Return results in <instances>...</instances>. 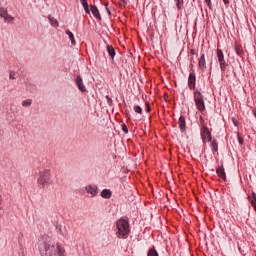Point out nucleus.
I'll list each match as a JSON object with an SVG mask.
<instances>
[{
    "mask_svg": "<svg viewBox=\"0 0 256 256\" xmlns=\"http://www.w3.org/2000/svg\"><path fill=\"white\" fill-rule=\"evenodd\" d=\"M196 83H197V76L195 75V72H190L188 77L189 89H195Z\"/></svg>",
    "mask_w": 256,
    "mask_h": 256,
    "instance_id": "obj_7",
    "label": "nucleus"
},
{
    "mask_svg": "<svg viewBox=\"0 0 256 256\" xmlns=\"http://www.w3.org/2000/svg\"><path fill=\"white\" fill-rule=\"evenodd\" d=\"M248 199H249L251 205H253V203H256V193L253 192L252 196H248Z\"/></svg>",
    "mask_w": 256,
    "mask_h": 256,
    "instance_id": "obj_27",
    "label": "nucleus"
},
{
    "mask_svg": "<svg viewBox=\"0 0 256 256\" xmlns=\"http://www.w3.org/2000/svg\"><path fill=\"white\" fill-rule=\"evenodd\" d=\"M147 256H159V253L157 252L155 247H153L148 250Z\"/></svg>",
    "mask_w": 256,
    "mask_h": 256,
    "instance_id": "obj_24",
    "label": "nucleus"
},
{
    "mask_svg": "<svg viewBox=\"0 0 256 256\" xmlns=\"http://www.w3.org/2000/svg\"><path fill=\"white\" fill-rule=\"evenodd\" d=\"M198 65H199L201 71H205L207 69V62L205 61V54L201 55Z\"/></svg>",
    "mask_w": 256,
    "mask_h": 256,
    "instance_id": "obj_14",
    "label": "nucleus"
},
{
    "mask_svg": "<svg viewBox=\"0 0 256 256\" xmlns=\"http://www.w3.org/2000/svg\"><path fill=\"white\" fill-rule=\"evenodd\" d=\"M145 105H146V113H151V105H149V102H146Z\"/></svg>",
    "mask_w": 256,
    "mask_h": 256,
    "instance_id": "obj_33",
    "label": "nucleus"
},
{
    "mask_svg": "<svg viewBox=\"0 0 256 256\" xmlns=\"http://www.w3.org/2000/svg\"><path fill=\"white\" fill-rule=\"evenodd\" d=\"M199 123H200L201 127L206 126L205 125V119H203V116H200Z\"/></svg>",
    "mask_w": 256,
    "mask_h": 256,
    "instance_id": "obj_34",
    "label": "nucleus"
},
{
    "mask_svg": "<svg viewBox=\"0 0 256 256\" xmlns=\"http://www.w3.org/2000/svg\"><path fill=\"white\" fill-rule=\"evenodd\" d=\"M191 55H197V51L195 49L190 50Z\"/></svg>",
    "mask_w": 256,
    "mask_h": 256,
    "instance_id": "obj_37",
    "label": "nucleus"
},
{
    "mask_svg": "<svg viewBox=\"0 0 256 256\" xmlns=\"http://www.w3.org/2000/svg\"><path fill=\"white\" fill-rule=\"evenodd\" d=\"M105 9H106L108 15L111 16V10L109 9V4H107V3L105 4Z\"/></svg>",
    "mask_w": 256,
    "mask_h": 256,
    "instance_id": "obj_35",
    "label": "nucleus"
},
{
    "mask_svg": "<svg viewBox=\"0 0 256 256\" xmlns=\"http://www.w3.org/2000/svg\"><path fill=\"white\" fill-rule=\"evenodd\" d=\"M106 49L111 59H115V55H117V53L115 52V48H113V46L111 45H107Z\"/></svg>",
    "mask_w": 256,
    "mask_h": 256,
    "instance_id": "obj_19",
    "label": "nucleus"
},
{
    "mask_svg": "<svg viewBox=\"0 0 256 256\" xmlns=\"http://www.w3.org/2000/svg\"><path fill=\"white\" fill-rule=\"evenodd\" d=\"M235 53L238 55V57H243V55L245 54L243 52V46L235 44Z\"/></svg>",
    "mask_w": 256,
    "mask_h": 256,
    "instance_id": "obj_18",
    "label": "nucleus"
},
{
    "mask_svg": "<svg viewBox=\"0 0 256 256\" xmlns=\"http://www.w3.org/2000/svg\"><path fill=\"white\" fill-rule=\"evenodd\" d=\"M208 142L210 143L213 153H217V151H219V144L217 143V140L211 139V141Z\"/></svg>",
    "mask_w": 256,
    "mask_h": 256,
    "instance_id": "obj_16",
    "label": "nucleus"
},
{
    "mask_svg": "<svg viewBox=\"0 0 256 256\" xmlns=\"http://www.w3.org/2000/svg\"><path fill=\"white\" fill-rule=\"evenodd\" d=\"M224 5H229V0H223Z\"/></svg>",
    "mask_w": 256,
    "mask_h": 256,
    "instance_id": "obj_39",
    "label": "nucleus"
},
{
    "mask_svg": "<svg viewBox=\"0 0 256 256\" xmlns=\"http://www.w3.org/2000/svg\"><path fill=\"white\" fill-rule=\"evenodd\" d=\"M176 1V7L178 11H181V7H183V0H175Z\"/></svg>",
    "mask_w": 256,
    "mask_h": 256,
    "instance_id": "obj_29",
    "label": "nucleus"
},
{
    "mask_svg": "<svg viewBox=\"0 0 256 256\" xmlns=\"http://www.w3.org/2000/svg\"><path fill=\"white\" fill-rule=\"evenodd\" d=\"M193 95L196 108L200 113H203L205 111V96H203L199 89H195Z\"/></svg>",
    "mask_w": 256,
    "mask_h": 256,
    "instance_id": "obj_3",
    "label": "nucleus"
},
{
    "mask_svg": "<svg viewBox=\"0 0 256 256\" xmlns=\"http://www.w3.org/2000/svg\"><path fill=\"white\" fill-rule=\"evenodd\" d=\"M178 125L181 133H185V131L187 130V122L185 121V116L179 117Z\"/></svg>",
    "mask_w": 256,
    "mask_h": 256,
    "instance_id": "obj_10",
    "label": "nucleus"
},
{
    "mask_svg": "<svg viewBox=\"0 0 256 256\" xmlns=\"http://www.w3.org/2000/svg\"><path fill=\"white\" fill-rule=\"evenodd\" d=\"M90 11L92 13V15H94L95 19H97L98 21H101V13L99 12V8H97V6L95 5H90Z\"/></svg>",
    "mask_w": 256,
    "mask_h": 256,
    "instance_id": "obj_11",
    "label": "nucleus"
},
{
    "mask_svg": "<svg viewBox=\"0 0 256 256\" xmlns=\"http://www.w3.org/2000/svg\"><path fill=\"white\" fill-rule=\"evenodd\" d=\"M1 203H3V198H2V196L0 195V205H1Z\"/></svg>",
    "mask_w": 256,
    "mask_h": 256,
    "instance_id": "obj_41",
    "label": "nucleus"
},
{
    "mask_svg": "<svg viewBox=\"0 0 256 256\" xmlns=\"http://www.w3.org/2000/svg\"><path fill=\"white\" fill-rule=\"evenodd\" d=\"M75 83H76L79 91H81V93L87 92V88L85 87V84H83V78L81 77V75L76 76Z\"/></svg>",
    "mask_w": 256,
    "mask_h": 256,
    "instance_id": "obj_6",
    "label": "nucleus"
},
{
    "mask_svg": "<svg viewBox=\"0 0 256 256\" xmlns=\"http://www.w3.org/2000/svg\"><path fill=\"white\" fill-rule=\"evenodd\" d=\"M232 121H233V123H234L235 127H237V126H238V124H237V120H235V118H232Z\"/></svg>",
    "mask_w": 256,
    "mask_h": 256,
    "instance_id": "obj_38",
    "label": "nucleus"
},
{
    "mask_svg": "<svg viewBox=\"0 0 256 256\" xmlns=\"http://www.w3.org/2000/svg\"><path fill=\"white\" fill-rule=\"evenodd\" d=\"M200 135H201V139L205 145V143H207V141H211V139H213V137L211 136V131L209 130V127L207 126H202L200 129Z\"/></svg>",
    "mask_w": 256,
    "mask_h": 256,
    "instance_id": "obj_5",
    "label": "nucleus"
},
{
    "mask_svg": "<svg viewBox=\"0 0 256 256\" xmlns=\"http://www.w3.org/2000/svg\"><path fill=\"white\" fill-rule=\"evenodd\" d=\"M66 35H68L72 45H77V42H75V35H73V32L66 30Z\"/></svg>",
    "mask_w": 256,
    "mask_h": 256,
    "instance_id": "obj_21",
    "label": "nucleus"
},
{
    "mask_svg": "<svg viewBox=\"0 0 256 256\" xmlns=\"http://www.w3.org/2000/svg\"><path fill=\"white\" fill-rule=\"evenodd\" d=\"M0 17H2L4 19V23H7L8 19H11V21H13V17H11L8 13L7 10H5L4 8L0 7Z\"/></svg>",
    "mask_w": 256,
    "mask_h": 256,
    "instance_id": "obj_12",
    "label": "nucleus"
},
{
    "mask_svg": "<svg viewBox=\"0 0 256 256\" xmlns=\"http://www.w3.org/2000/svg\"><path fill=\"white\" fill-rule=\"evenodd\" d=\"M106 99L108 100V103H111V98L109 96H106Z\"/></svg>",
    "mask_w": 256,
    "mask_h": 256,
    "instance_id": "obj_40",
    "label": "nucleus"
},
{
    "mask_svg": "<svg viewBox=\"0 0 256 256\" xmlns=\"http://www.w3.org/2000/svg\"><path fill=\"white\" fill-rule=\"evenodd\" d=\"M56 229L58 231V233H60V235H62V237H67V235H69V233L67 232V227H63L61 225H59V223H56Z\"/></svg>",
    "mask_w": 256,
    "mask_h": 256,
    "instance_id": "obj_13",
    "label": "nucleus"
},
{
    "mask_svg": "<svg viewBox=\"0 0 256 256\" xmlns=\"http://www.w3.org/2000/svg\"><path fill=\"white\" fill-rule=\"evenodd\" d=\"M134 111H135V113H138V115L143 114V108H141V106H139V105L134 106Z\"/></svg>",
    "mask_w": 256,
    "mask_h": 256,
    "instance_id": "obj_26",
    "label": "nucleus"
},
{
    "mask_svg": "<svg viewBox=\"0 0 256 256\" xmlns=\"http://www.w3.org/2000/svg\"><path fill=\"white\" fill-rule=\"evenodd\" d=\"M9 79H15V72L14 71L10 72Z\"/></svg>",
    "mask_w": 256,
    "mask_h": 256,
    "instance_id": "obj_36",
    "label": "nucleus"
},
{
    "mask_svg": "<svg viewBox=\"0 0 256 256\" xmlns=\"http://www.w3.org/2000/svg\"><path fill=\"white\" fill-rule=\"evenodd\" d=\"M216 173H217L218 177H220V179H222V181H227V174L225 173V167L218 166L216 168Z\"/></svg>",
    "mask_w": 256,
    "mask_h": 256,
    "instance_id": "obj_9",
    "label": "nucleus"
},
{
    "mask_svg": "<svg viewBox=\"0 0 256 256\" xmlns=\"http://www.w3.org/2000/svg\"><path fill=\"white\" fill-rule=\"evenodd\" d=\"M53 181L51 180V171L50 170H44L40 172V176L38 178V185H42V187H45V185H51Z\"/></svg>",
    "mask_w": 256,
    "mask_h": 256,
    "instance_id": "obj_4",
    "label": "nucleus"
},
{
    "mask_svg": "<svg viewBox=\"0 0 256 256\" xmlns=\"http://www.w3.org/2000/svg\"><path fill=\"white\" fill-rule=\"evenodd\" d=\"M219 65H220V69L223 73H225V71H227V67H229V64L225 60L220 61Z\"/></svg>",
    "mask_w": 256,
    "mask_h": 256,
    "instance_id": "obj_23",
    "label": "nucleus"
},
{
    "mask_svg": "<svg viewBox=\"0 0 256 256\" xmlns=\"http://www.w3.org/2000/svg\"><path fill=\"white\" fill-rule=\"evenodd\" d=\"M122 3H124V5H127V1L125 0H122Z\"/></svg>",
    "mask_w": 256,
    "mask_h": 256,
    "instance_id": "obj_42",
    "label": "nucleus"
},
{
    "mask_svg": "<svg viewBox=\"0 0 256 256\" xmlns=\"http://www.w3.org/2000/svg\"><path fill=\"white\" fill-rule=\"evenodd\" d=\"M86 192L95 197L99 193V188L97 185H88L85 187Z\"/></svg>",
    "mask_w": 256,
    "mask_h": 256,
    "instance_id": "obj_8",
    "label": "nucleus"
},
{
    "mask_svg": "<svg viewBox=\"0 0 256 256\" xmlns=\"http://www.w3.org/2000/svg\"><path fill=\"white\" fill-rule=\"evenodd\" d=\"M122 131H123V133H125V135H127V133H129V128H127V124H122Z\"/></svg>",
    "mask_w": 256,
    "mask_h": 256,
    "instance_id": "obj_31",
    "label": "nucleus"
},
{
    "mask_svg": "<svg viewBox=\"0 0 256 256\" xmlns=\"http://www.w3.org/2000/svg\"><path fill=\"white\" fill-rule=\"evenodd\" d=\"M217 58H218V63L221 61H225V54H223V50L217 49Z\"/></svg>",
    "mask_w": 256,
    "mask_h": 256,
    "instance_id": "obj_22",
    "label": "nucleus"
},
{
    "mask_svg": "<svg viewBox=\"0 0 256 256\" xmlns=\"http://www.w3.org/2000/svg\"><path fill=\"white\" fill-rule=\"evenodd\" d=\"M38 249L41 256H65V249L55 245V240L48 235H44L38 241Z\"/></svg>",
    "mask_w": 256,
    "mask_h": 256,
    "instance_id": "obj_1",
    "label": "nucleus"
},
{
    "mask_svg": "<svg viewBox=\"0 0 256 256\" xmlns=\"http://www.w3.org/2000/svg\"><path fill=\"white\" fill-rule=\"evenodd\" d=\"M116 232L118 239H127L129 237V233H131V228L129 225V218H120L116 221Z\"/></svg>",
    "mask_w": 256,
    "mask_h": 256,
    "instance_id": "obj_2",
    "label": "nucleus"
},
{
    "mask_svg": "<svg viewBox=\"0 0 256 256\" xmlns=\"http://www.w3.org/2000/svg\"><path fill=\"white\" fill-rule=\"evenodd\" d=\"M80 3L82 7L84 8V11L87 15H91V10L89 9V3H87V0H80Z\"/></svg>",
    "mask_w": 256,
    "mask_h": 256,
    "instance_id": "obj_17",
    "label": "nucleus"
},
{
    "mask_svg": "<svg viewBox=\"0 0 256 256\" xmlns=\"http://www.w3.org/2000/svg\"><path fill=\"white\" fill-rule=\"evenodd\" d=\"M100 195L103 199H111V197L113 196V192H111L110 189H103Z\"/></svg>",
    "mask_w": 256,
    "mask_h": 256,
    "instance_id": "obj_15",
    "label": "nucleus"
},
{
    "mask_svg": "<svg viewBox=\"0 0 256 256\" xmlns=\"http://www.w3.org/2000/svg\"><path fill=\"white\" fill-rule=\"evenodd\" d=\"M33 103V100L27 99L22 102V107H31V104Z\"/></svg>",
    "mask_w": 256,
    "mask_h": 256,
    "instance_id": "obj_25",
    "label": "nucleus"
},
{
    "mask_svg": "<svg viewBox=\"0 0 256 256\" xmlns=\"http://www.w3.org/2000/svg\"><path fill=\"white\" fill-rule=\"evenodd\" d=\"M28 91H30L31 93H33L34 91H37V86L33 85V84H29L27 86Z\"/></svg>",
    "mask_w": 256,
    "mask_h": 256,
    "instance_id": "obj_28",
    "label": "nucleus"
},
{
    "mask_svg": "<svg viewBox=\"0 0 256 256\" xmlns=\"http://www.w3.org/2000/svg\"><path fill=\"white\" fill-rule=\"evenodd\" d=\"M205 1V3H206V5H207V7H209V9H213V4L211 3V0H204Z\"/></svg>",
    "mask_w": 256,
    "mask_h": 256,
    "instance_id": "obj_32",
    "label": "nucleus"
},
{
    "mask_svg": "<svg viewBox=\"0 0 256 256\" xmlns=\"http://www.w3.org/2000/svg\"><path fill=\"white\" fill-rule=\"evenodd\" d=\"M48 19L52 27H59V21H57L53 16H48Z\"/></svg>",
    "mask_w": 256,
    "mask_h": 256,
    "instance_id": "obj_20",
    "label": "nucleus"
},
{
    "mask_svg": "<svg viewBox=\"0 0 256 256\" xmlns=\"http://www.w3.org/2000/svg\"><path fill=\"white\" fill-rule=\"evenodd\" d=\"M237 140L239 145H243V143H245V140L239 135V133L237 134Z\"/></svg>",
    "mask_w": 256,
    "mask_h": 256,
    "instance_id": "obj_30",
    "label": "nucleus"
}]
</instances>
